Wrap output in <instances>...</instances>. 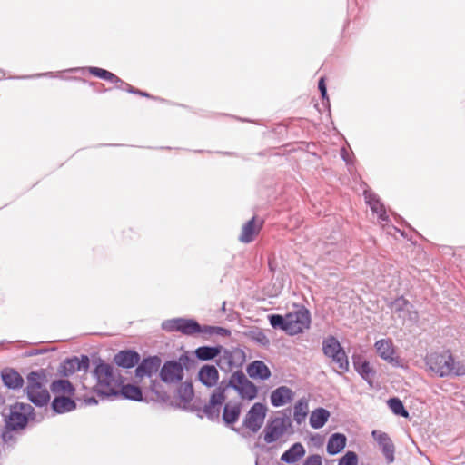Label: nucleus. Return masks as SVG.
<instances>
[{"label":"nucleus","instance_id":"f257e3e1","mask_svg":"<svg viewBox=\"0 0 465 465\" xmlns=\"http://www.w3.org/2000/svg\"><path fill=\"white\" fill-rule=\"evenodd\" d=\"M93 376L97 381L94 391L103 398L122 396L124 399L142 401L143 391L134 384H122L120 377H115L114 368L101 358L96 361Z\"/></svg>","mask_w":465,"mask_h":465},{"label":"nucleus","instance_id":"f03ea898","mask_svg":"<svg viewBox=\"0 0 465 465\" xmlns=\"http://www.w3.org/2000/svg\"><path fill=\"white\" fill-rule=\"evenodd\" d=\"M26 379L25 391L28 400L37 407L47 405L50 401V394L45 387L47 381L45 371L44 369L33 371L29 372Z\"/></svg>","mask_w":465,"mask_h":465},{"label":"nucleus","instance_id":"7ed1b4c3","mask_svg":"<svg viewBox=\"0 0 465 465\" xmlns=\"http://www.w3.org/2000/svg\"><path fill=\"white\" fill-rule=\"evenodd\" d=\"M34 409L30 404L16 402L14 405L4 408L2 415L5 418V426L10 430L24 429L28 422L29 416Z\"/></svg>","mask_w":465,"mask_h":465},{"label":"nucleus","instance_id":"20e7f679","mask_svg":"<svg viewBox=\"0 0 465 465\" xmlns=\"http://www.w3.org/2000/svg\"><path fill=\"white\" fill-rule=\"evenodd\" d=\"M162 329L168 332H181L186 336L203 333V325L194 319L173 318L162 322Z\"/></svg>","mask_w":465,"mask_h":465},{"label":"nucleus","instance_id":"39448f33","mask_svg":"<svg viewBox=\"0 0 465 465\" xmlns=\"http://www.w3.org/2000/svg\"><path fill=\"white\" fill-rule=\"evenodd\" d=\"M464 374V363L457 361L450 350L443 351L438 356V376H462Z\"/></svg>","mask_w":465,"mask_h":465},{"label":"nucleus","instance_id":"423d86ee","mask_svg":"<svg viewBox=\"0 0 465 465\" xmlns=\"http://www.w3.org/2000/svg\"><path fill=\"white\" fill-rule=\"evenodd\" d=\"M228 386L238 392L242 399L253 400L257 397L258 389L249 381L242 371L238 370L228 379Z\"/></svg>","mask_w":465,"mask_h":465},{"label":"nucleus","instance_id":"0eeeda50","mask_svg":"<svg viewBox=\"0 0 465 465\" xmlns=\"http://www.w3.org/2000/svg\"><path fill=\"white\" fill-rule=\"evenodd\" d=\"M311 315L309 310L301 307L293 312L287 313V334L293 336L310 328Z\"/></svg>","mask_w":465,"mask_h":465},{"label":"nucleus","instance_id":"6e6552de","mask_svg":"<svg viewBox=\"0 0 465 465\" xmlns=\"http://www.w3.org/2000/svg\"><path fill=\"white\" fill-rule=\"evenodd\" d=\"M292 422L288 417H275L269 420L263 430V440L270 444L279 440L291 426Z\"/></svg>","mask_w":465,"mask_h":465},{"label":"nucleus","instance_id":"1a4fd4ad","mask_svg":"<svg viewBox=\"0 0 465 465\" xmlns=\"http://www.w3.org/2000/svg\"><path fill=\"white\" fill-rule=\"evenodd\" d=\"M90 367V359L87 355L82 354L81 357L73 356L64 360L57 369L59 375L69 377L76 371L87 372Z\"/></svg>","mask_w":465,"mask_h":465},{"label":"nucleus","instance_id":"9d476101","mask_svg":"<svg viewBox=\"0 0 465 465\" xmlns=\"http://www.w3.org/2000/svg\"><path fill=\"white\" fill-rule=\"evenodd\" d=\"M267 407L263 403H254L246 413L242 425L252 433L258 432L264 422Z\"/></svg>","mask_w":465,"mask_h":465},{"label":"nucleus","instance_id":"9b49d317","mask_svg":"<svg viewBox=\"0 0 465 465\" xmlns=\"http://www.w3.org/2000/svg\"><path fill=\"white\" fill-rule=\"evenodd\" d=\"M246 361V355L243 350L240 348L223 349L222 355L217 360V365L223 370V364L227 365L226 371H230L232 368H240Z\"/></svg>","mask_w":465,"mask_h":465},{"label":"nucleus","instance_id":"f8f14e48","mask_svg":"<svg viewBox=\"0 0 465 465\" xmlns=\"http://www.w3.org/2000/svg\"><path fill=\"white\" fill-rule=\"evenodd\" d=\"M183 376L182 363L174 360L165 361L160 370V378L164 383H178L182 381Z\"/></svg>","mask_w":465,"mask_h":465},{"label":"nucleus","instance_id":"ddd939ff","mask_svg":"<svg viewBox=\"0 0 465 465\" xmlns=\"http://www.w3.org/2000/svg\"><path fill=\"white\" fill-rule=\"evenodd\" d=\"M371 435L378 443L387 463H392L395 460V446L390 436L386 432L381 430H373Z\"/></svg>","mask_w":465,"mask_h":465},{"label":"nucleus","instance_id":"4468645a","mask_svg":"<svg viewBox=\"0 0 465 465\" xmlns=\"http://www.w3.org/2000/svg\"><path fill=\"white\" fill-rule=\"evenodd\" d=\"M161 362V358L156 355L143 358L135 369V376L138 378L152 377L158 371Z\"/></svg>","mask_w":465,"mask_h":465},{"label":"nucleus","instance_id":"2eb2a0df","mask_svg":"<svg viewBox=\"0 0 465 465\" xmlns=\"http://www.w3.org/2000/svg\"><path fill=\"white\" fill-rule=\"evenodd\" d=\"M352 361L357 373L372 388L376 377V371L371 366L368 361L362 360L359 355L353 356Z\"/></svg>","mask_w":465,"mask_h":465},{"label":"nucleus","instance_id":"dca6fc26","mask_svg":"<svg viewBox=\"0 0 465 465\" xmlns=\"http://www.w3.org/2000/svg\"><path fill=\"white\" fill-rule=\"evenodd\" d=\"M375 349L379 356L392 364L393 366L400 365V360L398 357H394V348L391 340L381 339L375 342Z\"/></svg>","mask_w":465,"mask_h":465},{"label":"nucleus","instance_id":"f3484780","mask_svg":"<svg viewBox=\"0 0 465 465\" xmlns=\"http://www.w3.org/2000/svg\"><path fill=\"white\" fill-rule=\"evenodd\" d=\"M263 225L262 220H257L256 216H253L251 220L245 223L242 228V232L238 239L241 242L250 243L254 240V237L260 232Z\"/></svg>","mask_w":465,"mask_h":465},{"label":"nucleus","instance_id":"a211bd4d","mask_svg":"<svg viewBox=\"0 0 465 465\" xmlns=\"http://www.w3.org/2000/svg\"><path fill=\"white\" fill-rule=\"evenodd\" d=\"M140 354L134 350H123L114 356V362L121 368L130 369L140 361Z\"/></svg>","mask_w":465,"mask_h":465},{"label":"nucleus","instance_id":"6ab92c4d","mask_svg":"<svg viewBox=\"0 0 465 465\" xmlns=\"http://www.w3.org/2000/svg\"><path fill=\"white\" fill-rule=\"evenodd\" d=\"M0 377L4 385L11 390H19L25 383L21 374L13 368H4L0 372Z\"/></svg>","mask_w":465,"mask_h":465},{"label":"nucleus","instance_id":"aec40b11","mask_svg":"<svg viewBox=\"0 0 465 465\" xmlns=\"http://www.w3.org/2000/svg\"><path fill=\"white\" fill-rule=\"evenodd\" d=\"M198 380L208 388L213 387L218 382L219 371L214 365H203L198 371Z\"/></svg>","mask_w":465,"mask_h":465},{"label":"nucleus","instance_id":"412c9836","mask_svg":"<svg viewBox=\"0 0 465 465\" xmlns=\"http://www.w3.org/2000/svg\"><path fill=\"white\" fill-rule=\"evenodd\" d=\"M223 403L219 401H213V398L210 397L209 403L206 404L203 409L202 410L200 407H196L194 404H193L190 407V410L193 411L197 412V416L199 418H203V416H206L210 420L214 421L219 420L220 416V406Z\"/></svg>","mask_w":465,"mask_h":465},{"label":"nucleus","instance_id":"4be33fe9","mask_svg":"<svg viewBox=\"0 0 465 465\" xmlns=\"http://www.w3.org/2000/svg\"><path fill=\"white\" fill-rule=\"evenodd\" d=\"M294 393L287 386H280L271 393L270 400L273 407H281L292 401Z\"/></svg>","mask_w":465,"mask_h":465},{"label":"nucleus","instance_id":"5701e85b","mask_svg":"<svg viewBox=\"0 0 465 465\" xmlns=\"http://www.w3.org/2000/svg\"><path fill=\"white\" fill-rule=\"evenodd\" d=\"M52 410L57 414L73 411L76 409V402L70 397L57 395L51 403Z\"/></svg>","mask_w":465,"mask_h":465},{"label":"nucleus","instance_id":"b1692460","mask_svg":"<svg viewBox=\"0 0 465 465\" xmlns=\"http://www.w3.org/2000/svg\"><path fill=\"white\" fill-rule=\"evenodd\" d=\"M247 373L252 379L267 380L271 377L272 373L270 369L262 361H253L247 367Z\"/></svg>","mask_w":465,"mask_h":465},{"label":"nucleus","instance_id":"393cba45","mask_svg":"<svg viewBox=\"0 0 465 465\" xmlns=\"http://www.w3.org/2000/svg\"><path fill=\"white\" fill-rule=\"evenodd\" d=\"M364 198L371 210L377 213L378 217L381 221H388V215L386 214L384 206L375 193H373L371 191L365 190Z\"/></svg>","mask_w":465,"mask_h":465},{"label":"nucleus","instance_id":"a878e982","mask_svg":"<svg viewBox=\"0 0 465 465\" xmlns=\"http://www.w3.org/2000/svg\"><path fill=\"white\" fill-rule=\"evenodd\" d=\"M304 455L305 449L303 445L300 442H296L282 453L281 460L288 464H292L302 459Z\"/></svg>","mask_w":465,"mask_h":465},{"label":"nucleus","instance_id":"bb28decb","mask_svg":"<svg viewBox=\"0 0 465 465\" xmlns=\"http://www.w3.org/2000/svg\"><path fill=\"white\" fill-rule=\"evenodd\" d=\"M223 346H200L194 351L195 357L203 361L215 359L222 353Z\"/></svg>","mask_w":465,"mask_h":465},{"label":"nucleus","instance_id":"cd10ccee","mask_svg":"<svg viewBox=\"0 0 465 465\" xmlns=\"http://www.w3.org/2000/svg\"><path fill=\"white\" fill-rule=\"evenodd\" d=\"M50 390L55 396L64 394L73 396L75 392V388L73 383L65 379L54 381L50 385Z\"/></svg>","mask_w":465,"mask_h":465},{"label":"nucleus","instance_id":"c85d7f7f","mask_svg":"<svg viewBox=\"0 0 465 465\" xmlns=\"http://www.w3.org/2000/svg\"><path fill=\"white\" fill-rule=\"evenodd\" d=\"M389 306L393 313L402 319H405L406 316L410 314L411 309L412 308L411 302L402 296L396 298Z\"/></svg>","mask_w":465,"mask_h":465},{"label":"nucleus","instance_id":"c756f323","mask_svg":"<svg viewBox=\"0 0 465 465\" xmlns=\"http://www.w3.org/2000/svg\"><path fill=\"white\" fill-rule=\"evenodd\" d=\"M346 436L341 433H333L327 442V452L330 455L338 454L346 446Z\"/></svg>","mask_w":465,"mask_h":465},{"label":"nucleus","instance_id":"7c9ffc66","mask_svg":"<svg viewBox=\"0 0 465 465\" xmlns=\"http://www.w3.org/2000/svg\"><path fill=\"white\" fill-rule=\"evenodd\" d=\"M329 417L330 411L324 408L319 407L312 411L310 416V425L315 430L321 429L326 424Z\"/></svg>","mask_w":465,"mask_h":465},{"label":"nucleus","instance_id":"2f4dec72","mask_svg":"<svg viewBox=\"0 0 465 465\" xmlns=\"http://www.w3.org/2000/svg\"><path fill=\"white\" fill-rule=\"evenodd\" d=\"M241 410L242 406L240 403L234 405L225 404L222 414L223 422L226 425L234 424L240 417Z\"/></svg>","mask_w":465,"mask_h":465},{"label":"nucleus","instance_id":"473e14b6","mask_svg":"<svg viewBox=\"0 0 465 465\" xmlns=\"http://www.w3.org/2000/svg\"><path fill=\"white\" fill-rule=\"evenodd\" d=\"M341 350H343V348L336 337L330 335L323 339L322 351L326 357L331 358Z\"/></svg>","mask_w":465,"mask_h":465},{"label":"nucleus","instance_id":"72a5a7b5","mask_svg":"<svg viewBox=\"0 0 465 465\" xmlns=\"http://www.w3.org/2000/svg\"><path fill=\"white\" fill-rule=\"evenodd\" d=\"M309 411L308 401L304 398L300 399L294 405L293 419L300 425L305 421Z\"/></svg>","mask_w":465,"mask_h":465},{"label":"nucleus","instance_id":"f704fd0d","mask_svg":"<svg viewBox=\"0 0 465 465\" xmlns=\"http://www.w3.org/2000/svg\"><path fill=\"white\" fill-rule=\"evenodd\" d=\"M89 73L98 78L106 80L114 84H124V81L114 74L99 67H89Z\"/></svg>","mask_w":465,"mask_h":465},{"label":"nucleus","instance_id":"c9c22d12","mask_svg":"<svg viewBox=\"0 0 465 465\" xmlns=\"http://www.w3.org/2000/svg\"><path fill=\"white\" fill-rule=\"evenodd\" d=\"M178 396L184 404L192 401L194 392L192 382H184L177 390Z\"/></svg>","mask_w":465,"mask_h":465},{"label":"nucleus","instance_id":"e433bc0d","mask_svg":"<svg viewBox=\"0 0 465 465\" xmlns=\"http://www.w3.org/2000/svg\"><path fill=\"white\" fill-rule=\"evenodd\" d=\"M388 406L395 415L404 418H407L409 416L408 411L405 409L402 401L399 398L394 397L389 399Z\"/></svg>","mask_w":465,"mask_h":465},{"label":"nucleus","instance_id":"4c0bfd02","mask_svg":"<svg viewBox=\"0 0 465 465\" xmlns=\"http://www.w3.org/2000/svg\"><path fill=\"white\" fill-rule=\"evenodd\" d=\"M271 326L274 329H280L287 333V314H271L268 316Z\"/></svg>","mask_w":465,"mask_h":465},{"label":"nucleus","instance_id":"58836bf2","mask_svg":"<svg viewBox=\"0 0 465 465\" xmlns=\"http://www.w3.org/2000/svg\"><path fill=\"white\" fill-rule=\"evenodd\" d=\"M331 359L343 371H349V361H348V357H347V355L345 353L344 349L341 350L337 354H335L334 356L331 357Z\"/></svg>","mask_w":465,"mask_h":465},{"label":"nucleus","instance_id":"ea45409f","mask_svg":"<svg viewBox=\"0 0 465 465\" xmlns=\"http://www.w3.org/2000/svg\"><path fill=\"white\" fill-rule=\"evenodd\" d=\"M203 333L230 336L231 331L228 329L219 326L203 325Z\"/></svg>","mask_w":465,"mask_h":465},{"label":"nucleus","instance_id":"a19ab883","mask_svg":"<svg viewBox=\"0 0 465 465\" xmlns=\"http://www.w3.org/2000/svg\"><path fill=\"white\" fill-rule=\"evenodd\" d=\"M250 337L253 341L262 345L263 347H267L270 344V340L268 337L264 334L263 331L260 330L251 331Z\"/></svg>","mask_w":465,"mask_h":465},{"label":"nucleus","instance_id":"79ce46f5","mask_svg":"<svg viewBox=\"0 0 465 465\" xmlns=\"http://www.w3.org/2000/svg\"><path fill=\"white\" fill-rule=\"evenodd\" d=\"M338 465H358V455L354 451H347L340 459Z\"/></svg>","mask_w":465,"mask_h":465},{"label":"nucleus","instance_id":"37998d69","mask_svg":"<svg viewBox=\"0 0 465 465\" xmlns=\"http://www.w3.org/2000/svg\"><path fill=\"white\" fill-rule=\"evenodd\" d=\"M226 391L227 390L225 388L218 385L216 387V389L212 392L210 397L213 398V402H215L217 401L221 403H223L226 399V396H225Z\"/></svg>","mask_w":465,"mask_h":465},{"label":"nucleus","instance_id":"c03bdc74","mask_svg":"<svg viewBox=\"0 0 465 465\" xmlns=\"http://www.w3.org/2000/svg\"><path fill=\"white\" fill-rule=\"evenodd\" d=\"M178 362H181L182 365H183V369L185 368L187 370L191 369L192 367L194 366V360H193L192 358H190L189 356L187 355H182L180 358H179V361H177Z\"/></svg>","mask_w":465,"mask_h":465},{"label":"nucleus","instance_id":"a18cd8bd","mask_svg":"<svg viewBox=\"0 0 465 465\" xmlns=\"http://www.w3.org/2000/svg\"><path fill=\"white\" fill-rule=\"evenodd\" d=\"M303 465H322V458L317 454L311 455L305 460Z\"/></svg>","mask_w":465,"mask_h":465},{"label":"nucleus","instance_id":"49530a36","mask_svg":"<svg viewBox=\"0 0 465 465\" xmlns=\"http://www.w3.org/2000/svg\"><path fill=\"white\" fill-rule=\"evenodd\" d=\"M425 361H426L427 370L432 373L436 372V367L434 366L435 363L432 362V357L428 356V357H426Z\"/></svg>","mask_w":465,"mask_h":465},{"label":"nucleus","instance_id":"de8ad7c7","mask_svg":"<svg viewBox=\"0 0 465 465\" xmlns=\"http://www.w3.org/2000/svg\"><path fill=\"white\" fill-rule=\"evenodd\" d=\"M91 85H93L94 87V90L98 93L108 91V89L104 88V85L100 83H91Z\"/></svg>","mask_w":465,"mask_h":465},{"label":"nucleus","instance_id":"09e8293b","mask_svg":"<svg viewBox=\"0 0 465 465\" xmlns=\"http://www.w3.org/2000/svg\"><path fill=\"white\" fill-rule=\"evenodd\" d=\"M84 401L85 405H96L98 403V401L94 396L84 398Z\"/></svg>","mask_w":465,"mask_h":465},{"label":"nucleus","instance_id":"8fccbe9b","mask_svg":"<svg viewBox=\"0 0 465 465\" xmlns=\"http://www.w3.org/2000/svg\"><path fill=\"white\" fill-rule=\"evenodd\" d=\"M318 88L320 93H322L323 90H327L325 79L323 77H321L318 82Z\"/></svg>","mask_w":465,"mask_h":465},{"label":"nucleus","instance_id":"3c124183","mask_svg":"<svg viewBox=\"0 0 465 465\" xmlns=\"http://www.w3.org/2000/svg\"><path fill=\"white\" fill-rule=\"evenodd\" d=\"M134 92H136V93H134V94H138V95H141V96H143V97H147V98L152 97L150 95V94H148L146 92H143V91H141V90L136 89V88H135Z\"/></svg>","mask_w":465,"mask_h":465},{"label":"nucleus","instance_id":"603ef678","mask_svg":"<svg viewBox=\"0 0 465 465\" xmlns=\"http://www.w3.org/2000/svg\"><path fill=\"white\" fill-rule=\"evenodd\" d=\"M341 155L342 157V159L346 162V163H349V157H348V153L346 151L345 148H342L341 150Z\"/></svg>","mask_w":465,"mask_h":465},{"label":"nucleus","instance_id":"864d4df0","mask_svg":"<svg viewBox=\"0 0 465 465\" xmlns=\"http://www.w3.org/2000/svg\"><path fill=\"white\" fill-rule=\"evenodd\" d=\"M122 85H125V87H126V91H127L128 93H130V94H134V93H135V92H134V91H135V88H134V86L130 85L129 84H127V83L124 82V84H123Z\"/></svg>","mask_w":465,"mask_h":465},{"label":"nucleus","instance_id":"5fc2aeb1","mask_svg":"<svg viewBox=\"0 0 465 465\" xmlns=\"http://www.w3.org/2000/svg\"><path fill=\"white\" fill-rule=\"evenodd\" d=\"M218 385L225 388L226 390L231 389V387L228 386L229 385L228 384V380H225V379L222 380Z\"/></svg>","mask_w":465,"mask_h":465},{"label":"nucleus","instance_id":"6e6d98bb","mask_svg":"<svg viewBox=\"0 0 465 465\" xmlns=\"http://www.w3.org/2000/svg\"><path fill=\"white\" fill-rule=\"evenodd\" d=\"M321 96H322L323 101L326 100V102L329 104V97H328V94H327V90H323L321 93Z\"/></svg>","mask_w":465,"mask_h":465},{"label":"nucleus","instance_id":"4d7b16f0","mask_svg":"<svg viewBox=\"0 0 465 465\" xmlns=\"http://www.w3.org/2000/svg\"><path fill=\"white\" fill-rule=\"evenodd\" d=\"M53 73H45V74H37L36 76L37 77H40V76H47V75H52Z\"/></svg>","mask_w":465,"mask_h":465},{"label":"nucleus","instance_id":"13d9d810","mask_svg":"<svg viewBox=\"0 0 465 465\" xmlns=\"http://www.w3.org/2000/svg\"><path fill=\"white\" fill-rule=\"evenodd\" d=\"M119 85H117V88L119 89H122V90H125L126 91V87L125 85H121V84H118Z\"/></svg>","mask_w":465,"mask_h":465},{"label":"nucleus","instance_id":"bf43d9fd","mask_svg":"<svg viewBox=\"0 0 465 465\" xmlns=\"http://www.w3.org/2000/svg\"><path fill=\"white\" fill-rule=\"evenodd\" d=\"M225 306H226V302H223V306H222V310H223V312L225 311Z\"/></svg>","mask_w":465,"mask_h":465},{"label":"nucleus","instance_id":"052dcab7","mask_svg":"<svg viewBox=\"0 0 465 465\" xmlns=\"http://www.w3.org/2000/svg\"><path fill=\"white\" fill-rule=\"evenodd\" d=\"M3 440H4L5 441H6V440H6V434H3Z\"/></svg>","mask_w":465,"mask_h":465}]
</instances>
